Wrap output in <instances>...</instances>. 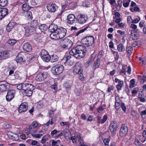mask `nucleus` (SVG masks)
I'll return each mask as SVG.
<instances>
[{
	"mask_svg": "<svg viewBox=\"0 0 146 146\" xmlns=\"http://www.w3.org/2000/svg\"><path fill=\"white\" fill-rule=\"evenodd\" d=\"M87 50L86 47L83 46L78 45L76 48H72L70 51V55L74 56L77 58H80L84 56Z\"/></svg>",
	"mask_w": 146,
	"mask_h": 146,
	"instance_id": "f257e3e1",
	"label": "nucleus"
},
{
	"mask_svg": "<svg viewBox=\"0 0 146 146\" xmlns=\"http://www.w3.org/2000/svg\"><path fill=\"white\" fill-rule=\"evenodd\" d=\"M17 89L23 90V92L27 96H31L33 93V91L35 89V87L32 84L29 83H23L18 84Z\"/></svg>",
	"mask_w": 146,
	"mask_h": 146,
	"instance_id": "f03ea898",
	"label": "nucleus"
},
{
	"mask_svg": "<svg viewBox=\"0 0 146 146\" xmlns=\"http://www.w3.org/2000/svg\"><path fill=\"white\" fill-rule=\"evenodd\" d=\"M94 38L92 36H87L82 38V42L83 44L87 47L91 46L94 43Z\"/></svg>",
	"mask_w": 146,
	"mask_h": 146,
	"instance_id": "7ed1b4c3",
	"label": "nucleus"
},
{
	"mask_svg": "<svg viewBox=\"0 0 146 146\" xmlns=\"http://www.w3.org/2000/svg\"><path fill=\"white\" fill-rule=\"evenodd\" d=\"M37 130L29 125L25 130V133L27 135H28L30 134L34 138H39L41 134H36V132Z\"/></svg>",
	"mask_w": 146,
	"mask_h": 146,
	"instance_id": "20e7f679",
	"label": "nucleus"
},
{
	"mask_svg": "<svg viewBox=\"0 0 146 146\" xmlns=\"http://www.w3.org/2000/svg\"><path fill=\"white\" fill-rule=\"evenodd\" d=\"M63 70V66L61 64H58L53 66L51 69V71L53 74L58 75L62 73Z\"/></svg>",
	"mask_w": 146,
	"mask_h": 146,
	"instance_id": "39448f33",
	"label": "nucleus"
},
{
	"mask_svg": "<svg viewBox=\"0 0 146 146\" xmlns=\"http://www.w3.org/2000/svg\"><path fill=\"white\" fill-rule=\"evenodd\" d=\"M72 41L68 38H64L61 41V47L64 49H69L72 46Z\"/></svg>",
	"mask_w": 146,
	"mask_h": 146,
	"instance_id": "423d86ee",
	"label": "nucleus"
},
{
	"mask_svg": "<svg viewBox=\"0 0 146 146\" xmlns=\"http://www.w3.org/2000/svg\"><path fill=\"white\" fill-rule=\"evenodd\" d=\"M40 56L41 59L46 62L49 61L51 57L48 52L46 50H42L40 52Z\"/></svg>",
	"mask_w": 146,
	"mask_h": 146,
	"instance_id": "0eeeda50",
	"label": "nucleus"
},
{
	"mask_svg": "<svg viewBox=\"0 0 146 146\" xmlns=\"http://www.w3.org/2000/svg\"><path fill=\"white\" fill-rule=\"evenodd\" d=\"M88 20L87 17L82 13L78 14L76 18V21L78 23L82 25L86 23Z\"/></svg>",
	"mask_w": 146,
	"mask_h": 146,
	"instance_id": "6e6552de",
	"label": "nucleus"
},
{
	"mask_svg": "<svg viewBox=\"0 0 146 146\" xmlns=\"http://www.w3.org/2000/svg\"><path fill=\"white\" fill-rule=\"evenodd\" d=\"M28 55H26L25 52H22L19 53L17 56L16 61L17 63H22L25 61L26 60H27V59H26V57H28Z\"/></svg>",
	"mask_w": 146,
	"mask_h": 146,
	"instance_id": "1a4fd4ad",
	"label": "nucleus"
},
{
	"mask_svg": "<svg viewBox=\"0 0 146 146\" xmlns=\"http://www.w3.org/2000/svg\"><path fill=\"white\" fill-rule=\"evenodd\" d=\"M82 64L81 62H78L73 67V72L74 74H76L82 72Z\"/></svg>",
	"mask_w": 146,
	"mask_h": 146,
	"instance_id": "9d476101",
	"label": "nucleus"
},
{
	"mask_svg": "<svg viewBox=\"0 0 146 146\" xmlns=\"http://www.w3.org/2000/svg\"><path fill=\"white\" fill-rule=\"evenodd\" d=\"M47 77V74L46 72H39L38 73L35 79L39 82L43 81Z\"/></svg>",
	"mask_w": 146,
	"mask_h": 146,
	"instance_id": "9b49d317",
	"label": "nucleus"
},
{
	"mask_svg": "<svg viewBox=\"0 0 146 146\" xmlns=\"http://www.w3.org/2000/svg\"><path fill=\"white\" fill-rule=\"evenodd\" d=\"M16 93L15 90H8L6 96V100L7 101H10L14 97Z\"/></svg>",
	"mask_w": 146,
	"mask_h": 146,
	"instance_id": "f8f14e48",
	"label": "nucleus"
},
{
	"mask_svg": "<svg viewBox=\"0 0 146 146\" xmlns=\"http://www.w3.org/2000/svg\"><path fill=\"white\" fill-rule=\"evenodd\" d=\"M128 132V128L127 125L123 124L122 125L120 128L119 131V135L121 137L125 136Z\"/></svg>",
	"mask_w": 146,
	"mask_h": 146,
	"instance_id": "ddd939ff",
	"label": "nucleus"
},
{
	"mask_svg": "<svg viewBox=\"0 0 146 146\" xmlns=\"http://www.w3.org/2000/svg\"><path fill=\"white\" fill-rule=\"evenodd\" d=\"M48 10L51 12H54L58 9V6L55 4L50 3L46 6Z\"/></svg>",
	"mask_w": 146,
	"mask_h": 146,
	"instance_id": "4468645a",
	"label": "nucleus"
},
{
	"mask_svg": "<svg viewBox=\"0 0 146 146\" xmlns=\"http://www.w3.org/2000/svg\"><path fill=\"white\" fill-rule=\"evenodd\" d=\"M66 29L62 27L58 28L57 32L60 38H63L66 35Z\"/></svg>",
	"mask_w": 146,
	"mask_h": 146,
	"instance_id": "2eb2a0df",
	"label": "nucleus"
},
{
	"mask_svg": "<svg viewBox=\"0 0 146 146\" xmlns=\"http://www.w3.org/2000/svg\"><path fill=\"white\" fill-rule=\"evenodd\" d=\"M115 82L116 83H118L117 84L116 86L117 90L118 91L121 90L122 87L123 86V81L115 78Z\"/></svg>",
	"mask_w": 146,
	"mask_h": 146,
	"instance_id": "dca6fc26",
	"label": "nucleus"
},
{
	"mask_svg": "<svg viewBox=\"0 0 146 146\" xmlns=\"http://www.w3.org/2000/svg\"><path fill=\"white\" fill-rule=\"evenodd\" d=\"M28 108L27 104L25 102L22 103L20 106L19 108V113H21L26 111Z\"/></svg>",
	"mask_w": 146,
	"mask_h": 146,
	"instance_id": "f3484780",
	"label": "nucleus"
},
{
	"mask_svg": "<svg viewBox=\"0 0 146 146\" xmlns=\"http://www.w3.org/2000/svg\"><path fill=\"white\" fill-rule=\"evenodd\" d=\"M8 10L6 8L0 7V19L3 18L8 14Z\"/></svg>",
	"mask_w": 146,
	"mask_h": 146,
	"instance_id": "a211bd4d",
	"label": "nucleus"
},
{
	"mask_svg": "<svg viewBox=\"0 0 146 146\" xmlns=\"http://www.w3.org/2000/svg\"><path fill=\"white\" fill-rule=\"evenodd\" d=\"M75 16L73 14L69 15L67 17V22L70 24L72 25L75 23Z\"/></svg>",
	"mask_w": 146,
	"mask_h": 146,
	"instance_id": "6ab92c4d",
	"label": "nucleus"
},
{
	"mask_svg": "<svg viewBox=\"0 0 146 146\" xmlns=\"http://www.w3.org/2000/svg\"><path fill=\"white\" fill-rule=\"evenodd\" d=\"M117 122L115 121H111L110 125L109 128L111 132H114L117 128Z\"/></svg>",
	"mask_w": 146,
	"mask_h": 146,
	"instance_id": "aec40b11",
	"label": "nucleus"
},
{
	"mask_svg": "<svg viewBox=\"0 0 146 146\" xmlns=\"http://www.w3.org/2000/svg\"><path fill=\"white\" fill-rule=\"evenodd\" d=\"M9 87V84L6 82H3L0 84V92H3L6 91Z\"/></svg>",
	"mask_w": 146,
	"mask_h": 146,
	"instance_id": "412c9836",
	"label": "nucleus"
},
{
	"mask_svg": "<svg viewBox=\"0 0 146 146\" xmlns=\"http://www.w3.org/2000/svg\"><path fill=\"white\" fill-rule=\"evenodd\" d=\"M9 56V53L7 51H3L0 52V60L7 59Z\"/></svg>",
	"mask_w": 146,
	"mask_h": 146,
	"instance_id": "4be33fe9",
	"label": "nucleus"
},
{
	"mask_svg": "<svg viewBox=\"0 0 146 146\" xmlns=\"http://www.w3.org/2000/svg\"><path fill=\"white\" fill-rule=\"evenodd\" d=\"M58 29L57 25L52 24H51L48 27L49 30L51 33L57 32Z\"/></svg>",
	"mask_w": 146,
	"mask_h": 146,
	"instance_id": "5701e85b",
	"label": "nucleus"
},
{
	"mask_svg": "<svg viewBox=\"0 0 146 146\" xmlns=\"http://www.w3.org/2000/svg\"><path fill=\"white\" fill-rule=\"evenodd\" d=\"M23 48L24 51L28 52H30L32 49V47L31 45L27 43H26L24 44Z\"/></svg>",
	"mask_w": 146,
	"mask_h": 146,
	"instance_id": "b1692460",
	"label": "nucleus"
},
{
	"mask_svg": "<svg viewBox=\"0 0 146 146\" xmlns=\"http://www.w3.org/2000/svg\"><path fill=\"white\" fill-rule=\"evenodd\" d=\"M16 25V23L13 22H10L7 26L6 29L8 32H10L11 30L14 28Z\"/></svg>",
	"mask_w": 146,
	"mask_h": 146,
	"instance_id": "393cba45",
	"label": "nucleus"
},
{
	"mask_svg": "<svg viewBox=\"0 0 146 146\" xmlns=\"http://www.w3.org/2000/svg\"><path fill=\"white\" fill-rule=\"evenodd\" d=\"M141 138H143V137L141 135L138 136L135 138V143L137 146H140L142 145V142L141 141Z\"/></svg>",
	"mask_w": 146,
	"mask_h": 146,
	"instance_id": "a878e982",
	"label": "nucleus"
},
{
	"mask_svg": "<svg viewBox=\"0 0 146 146\" xmlns=\"http://www.w3.org/2000/svg\"><path fill=\"white\" fill-rule=\"evenodd\" d=\"M22 8L23 11V13H25V12L29 11L31 7L29 6L26 3L22 5Z\"/></svg>",
	"mask_w": 146,
	"mask_h": 146,
	"instance_id": "bb28decb",
	"label": "nucleus"
},
{
	"mask_svg": "<svg viewBox=\"0 0 146 146\" xmlns=\"http://www.w3.org/2000/svg\"><path fill=\"white\" fill-rule=\"evenodd\" d=\"M23 15H25V18L27 19L31 20L33 18L31 12L30 11H28L27 12H25V13H23Z\"/></svg>",
	"mask_w": 146,
	"mask_h": 146,
	"instance_id": "cd10ccee",
	"label": "nucleus"
},
{
	"mask_svg": "<svg viewBox=\"0 0 146 146\" xmlns=\"http://www.w3.org/2000/svg\"><path fill=\"white\" fill-rule=\"evenodd\" d=\"M50 36L51 38L54 40L60 39L57 32L51 33Z\"/></svg>",
	"mask_w": 146,
	"mask_h": 146,
	"instance_id": "c85d7f7f",
	"label": "nucleus"
},
{
	"mask_svg": "<svg viewBox=\"0 0 146 146\" xmlns=\"http://www.w3.org/2000/svg\"><path fill=\"white\" fill-rule=\"evenodd\" d=\"M33 128H34L37 130L39 128L40 126L39 125L38 123L36 121H33L32 124L30 125Z\"/></svg>",
	"mask_w": 146,
	"mask_h": 146,
	"instance_id": "c756f323",
	"label": "nucleus"
},
{
	"mask_svg": "<svg viewBox=\"0 0 146 146\" xmlns=\"http://www.w3.org/2000/svg\"><path fill=\"white\" fill-rule=\"evenodd\" d=\"M117 49L118 51L121 52L125 50V48L122 44H119L117 46Z\"/></svg>",
	"mask_w": 146,
	"mask_h": 146,
	"instance_id": "7c9ffc66",
	"label": "nucleus"
},
{
	"mask_svg": "<svg viewBox=\"0 0 146 146\" xmlns=\"http://www.w3.org/2000/svg\"><path fill=\"white\" fill-rule=\"evenodd\" d=\"M39 29L41 31L43 32L47 29L48 27L45 24H42L39 26Z\"/></svg>",
	"mask_w": 146,
	"mask_h": 146,
	"instance_id": "2f4dec72",
	"label": "nucleus"
},
{
	"mask_svg": "<svg viewBox=\"0 0 146 146\" xmlns=\"http://www.w3.org/2000/svg\"><path fill=\"white\" fill-rule=\"evenodd\" d=\"M30 24L31 27L35 28L38 26L39 23L37 20H33L31 22Z\"/></svg>",
	"mask_w": 146,
	"mask_h": 146,
	"instance_id": "473e14b6",
	"label": "nucleus"
},
{
	"mask_svg": "<svg viewBox=\"0 0 146 146\" xmlns=\"http://www.w3.org/2000/svg\"><path fill=\"white\" fill-rule=\"evenodd\" d=\"M8 4L7 0H0V6L4 7L7 6Z\"/></svg>",
	"mask_w": 146,
	"mask_h": 146,
	"instance_id": "72a5a7b5",
	"label": "nucleus"
},
{
	"mask_svg": "<svg viewBox=\"0 0 146 146\" xmlns=\"http://www.w3.org/2000/svg\"><path fill=\"white\" fill-rule=\"evenodd\" d=\"M51 58V62H54L57 61L58 59V57L56 55L53 54L52 55Z\"/></svg>",
	"mask_w": 146,
	"mask_h": 146,
	"instance_id": "f704fd0d",
	"label": "nucleus"
},
{
	"mask_svg": "<svg viewBox=\"0 0 146 146\" xmlns=\"http://www.w3.org/2000/svg\"><path fill=\"white\" fill-rule=\"evenodd\" d=\"M131 38L133 40H136L138 38V35L131 32Z\"/></svg>",
	"mask_w": 146,
	"mask_h": 146,
	"instance_id": "c9c22d12",
	"label": "nucleus"
},
{
	"mask_svg": "<svg viewBox=\"0 0 146 146\" xmlns=\"http://www.w3.org/2000/svg\"><path fill=\"white\" fill-rule=\"evenodd\" d=\"M141 18L139 17H135L133 18L132 23L136 24L138 23L140 20Z\"/></svg>",
	"mask_w": 146,
	"mask_h": 146,
	"instance_id": "e433bc0d",
	"label": "nucleus"
},
{
	"mask_svg": "<svg viewBox=\"0 0 146 146\" xmlns=\"http://www.w3.org/2000/svg\"><path fill=\"white\" fill-rule=\"evenodd\" d=\"M100 65V60L96 59V62H95L93 65V67L94 69L95 70L98 68Z\"/></svg>",
	"mask_w": 146,
	"mask_h": 146,
	"instance_id": "4c0bfd02",
	"label": "nucleus"
},
{
	"mask_svg": "<svg viewBox=\"0 0 146 146\" xmlns=\"http://www.w3.org/2000/svg\"><path fill=\"white\" fill-rule=\"evenodd\" d=\"M71 138L73 143H74L76 142L77 140L79 141H80L81 137L80 136L78 135L77 136V138L75 136H72Z\"/></svg>",
	"mask_w": 146,
	"mask_h": 146,
	"instance_id": "58836bf2",
	"label": "nucleus"
},
{
	"mask_svg": "<svg viewBox=\"0 0 146 146\" xmlns=\"http://www.w3.org/2000/svg\"><path fill=\"white\" fill-rule=\"evenodd\" d=\"M133 47L131 46H127L126 47V50L128 54H131L133 50Z\"/></svg>",
	"mask_w": 146,
	"mask_h": 146,
	"instance_id": "ea45409f",
	"label": "nucleus"
},
{
	"mask_svg": "<svg viewBox=\"0 0 146 146\" xmlns=\"http://www.w3.org/2000/svg\"><path fill=\"white\" fill-rule=\"evenodd\" d=\"M9 137L13 140H17L19 139V136L16 134L10 135Z\"/></svg>",
	"mask_w": 146,
	"mask_h": 146,
	"instance_id": "a19ab883",
	"label": "nucleus"
},
{
	"mask_svg": "<svg viewBox=\"0 0 146 146\" xmlns=\"http://www.w3.org/2000/svg\"><path fill=\"white\" fill-rule=\"evenodd\" d=\"M130 0H124L123 1V5L125 7H127L130 2Z\"/></svg>",
	"mask_w": 146,
	"mask_h": 146,
	"instance_id": "79ce46f5",
	"label": "nucleus"
},
{
	"mask_svg": "<svg viewBox=\"0 0 146 146\" xmlns=\"http://www.w3.org/2000/svg\"><path fill=\"white\" fill-rule=\"evenodd\" d=\"M17 41L16 40L12 39H10L7 41V42L11 45L14 44Z\"/></svg>",
	"mask_w": 146,
	"mask_h": 146,
	"instance_id": "37998d69",
	"label": "nucleus"
},
{
	"mask_svg": "<svg viewBox=\"0 0 146 146\" xmlns=\"http://www.w3.org/2000/svg\"><path fill=\"white\" fill-rule=\"evenodd\" d=\"M130 87L133 88L135 86V81L134 79H131L130 82Z\"/></svg>",
	"mask_w": 146,
	"mask_h": 146,
	"instance_id": "c03bdc74",
	"label": "nucleus"
},
{
	"mask_svg": "<svg viewBox=\"0 0 146 146\" xmlns=\"http://www.w3.org/2000/svg\"><path fill=\"white\" fill-rule=\"evenodd\" d=\"M119 74L120 75L123 76L125 75L126 70L123 68H122L121 70L119 72Z\"/></svg>",
	"mask_w": 146,
	"mask_h": 146,
	"instance_id": "a18cd8bd",
	"label": "nucleus"
},
{
	"mask_svg": "<svg viewBox=\"0 0 146 146\" xmlns=\"http://www.w3.org/2000/svg\"><path fill=\"white\" fill-rule=\"evenodd\" d=\"M104 54V52L103 50H102L99 53L97 56V59L100 60V58L102 57V56Z\"/></svg>",
	"mask_w": 146,
	"mask_h": 146,
	"instance_id": "49530a36",
	"label": "nucleus"
},
{
	"mask_svg": "<svg viewBox=\"0 0 146 146\" xmlns=\"http://www.w3.org/2000/svg\"><path fill=\"white\" fill-rule=\"evenodd\" d=\"M110 140L109 139H105L103 141L104 145L106 146H109Z\"/></svg>",
	"mask_w": 146,
	"mask_h": 146,
	"instance_id": "de8ad7c7",
	"label": "nucleus"
},
{
	"mask_svg": "<svg viewBox=\"0 0 146 146\" xmlns=\"http://www.w3.org/2000/svg\"><path fill=\"white\" fill-rule=\"evenodd\" d=\"M6 112V109L2 106L0 105V112L2 114L5 113Z\"/></svg>",
	"mask_w": 146,
	"mask_h": 146,
	"instance_id": "09e8293b",
	"label": "nucleus"
},
{
	"mask_svg": "<svg viewBox=\"0 0 146 146\" xmlns=\"http://www.w3.org/2000/svg\"><path fill=\"white\" fill-rule=\"evenodd\" d=\"M89 27L88 26H87V27H86L84 28V29L80 30L77 33V35H79V34H80V33L84 32Z\"/></svg>",
	"mask_w": 146,
	"mask_h": 146,
	"instance_id": "8fccbe9b",
	"label": "nucleus"
},
{
	"mask_svg": "<svg viewBox=\"0 0 146 146\" xmlns=\"http://www.w3.org/2000/svg\"><path fill=\"white\" fill-rule=\"evenodd\" d=\"M82 72H80V74H78L79 75V78L81 81H83L84 78V76L82 73Z\"/></svg>",
	"mask_w": 146,
	"mask_h": 146,
	"instance_id": "3c124183",
	"label": "nucleus"
},
{
	"mask_svg": "<svg viewBox=\"0 0 146 146\" xmlns=\"http://www.w3.org/2000/svg\"><path fill=\"white\" fill-rule=\"evenodd\" d=\"M120 106L121 107V108L122 109V110H123L124 111V112H125L126 111V107L125 106V105L124 103L123 102H121V103L120 104Z\"/></svg>",
	"mask_w": 146,
	"mask_h": 146,
	"instance_id": "603ef678",
	"label": "nucleus"
},
{
	"mask_svg": "<svg viewBox=\"0 0 146 146\" xmlns=\"http://www.w3.org/2000/svg\"><path fill=\"white\" fill-rule=\"evenodd\" d=\"M138 98L139 101L141 102L144 103L146 101L145 99L142 97H139Z\"/></svg>",
	"mask_w": 146,
	"mask_h": 146,
	"instance_id": "864d4df0",
	"label": "nucleus"
},
{
	"mask_svg": "<svg viewBox=\"0 0 146 146\" xmlns=\"http://www.w3.org/2000/svg\"><path fill=\"white\" fill-rule=\"evenodd\" d=\"M108 117L106 115H104L103 118L101 119V123H104L107 120Z\"/></svg>",
	"mask_w": 146,
	"mask_h": 146,
	"instance_id": "5fc2aeb1",
	"label": "nucleus"
},
{
	"mask_svg": "<svg viewBox=\"0 0 146 146\" xmlns=\"http://www.w3.org/2000/svg\"><path fill=\"white\" fill-rule=\"evenodd\" d=\"M118 34H120V35L123 37H124L125 36V32L121 30H118L117 31Z\"/></svg>",
	"mask_w": 146,
	"mask_h": 146,
	"instance_id": "6e6d98bb",
	"label": "nucleus"
},
{
	"mask_svg": "<svg viewBox=\"0 0 146 146\" xmlns=\"http://www.w3.org/2000/svg\"><path fill=\"white\" fill-rule=\"evenodd\" d=\"M134 24L135 23H132V24H131L130 25V27L131 28L133 29L136 30L137 28V26Z\"/></svg>",
	"mask_w": 146,
	"mask_h": 146,
	"instance_id": "4d7b16f0",
	"label": "nucleus"
},
{
	"mask_svg": "<svg viewBox=\"0 0 146 146\" xmlns=\"http://www.w3.org/2000/svg\"><path fill=\"white\" fill-rule=\"evenodd\" d=\"M68 130L67 129H65L62 131L63 135L65 137L68 134Z\"/></svg>",
	"mask_w": 146,
	"mask_h": 146,
	"instance_id": "13d9d810",
	"label": "nucleus"
},
{
	"mask_svg": "<svg viewBox=\"0 0 146 146\" xmlns=\"http://www.w3.org/2000/svg\"><path fill=\"white\" fill-rule=\"evenodd\" d=\"M139 27L140 28H142L145 26V22L143 21H141L139 23Z\"/></svg>",
	"mask_w": 146,
	"mask_h": 146,
	"instance_id": "bf43d9fd",
	"label": "nucleus"
},
{
	"mask_svg": "<svg viewBox=\"0 0 146 146\" xmlns=\"http://www.w3.org/2000/svg\"><path fill=\"white\" fill-rule=\"evenodd\" d=\"M60 125L63 126L65 125L69 126L70 125V123L68 121L66 122H62L60 123Z\"/></svg>",
	"mask_w": 146,
	"mask_h": 146,
	"instance_id": "052dcab7",
	"label": "nucleus"
},
{
	"mask_svg": "<svg viewBox=\"0 0 146 146\" xmlns=\"http://www.w3.org/2000/svg\"><path fill=\"white\" fill-rule=\"evenodd\" d=\"M145 81L146 82V75L143 76L140 82L141 84H143Z\"/></svg>",
	"mask_w": 146,
	"mask_h": 146,
	"instance_id": "680f3d73",
	"label": "nucleus"
},
{
	"mask_svg": "<svg viewBox=\"0 0 146 146\" xmlns=\"http://www.w3.org/2000/svg\"><path fill=\"white\" fill-rule=\"evenodd\" d=\"M133 19H132L131 16H128L127 19V21L129 23H132Z\"/></svg>",
	"mask_w": 146,
	"mask_h": 146,
	"instance_id": "e2e57ef3",
	"label": "nucleus"
},
{
	"mask_svg": "<svg viewBox=\"0 0 146 146\" xmlns=\"http://www.w3.org/2000/svg\"><path fill=\"white\" fill-rule=\"evenodd\" d=\"M120 105V102H115V105L116 110H118L119 109Z\"/></svg>",
	"mask_w": 146,
	"mask_h": 146,
	"instance_id": "0e129e2a",
	"label": "nucleus"
},
{
	"mask_svg": "<svg viewBox=\"0 0 146 146\" xmlns=\"http://www.w3.org/2000/svg\"><path fill=\"white\" fill-rule=\"evenodd\" d=\"M59 132V131H57L56 129H54L51 131V135L52 136H53L56 134L57 132Z\"/></svg>",
	"mask_w": 146,
	"mask_h": 146,
	"instance_id": "69168bd1",
	"label": "nucleus"
},
{
	"mask_svg": "<svg viewBox=\"0 0 146 146\" xmlns=\"http://www.w3.org/2000/svg\"><path fill=\"white\" fill-rule=\"evenodd\" d=\"M54 110H50L49 111V116L50 117H52L54 116Z\"/></svg>",
	"mask_w": 146,
	"mask_h": 146,
	"instance_id": "338daca9",
	"label": "nucleus"
},
{
	"mask_svg": "<svg viewBox=\"0 0 146 146\" xmlns=\"http://www.w3.org/2000/svg\"><path fill=\"white\" fill-rule=\"evenodd\" d=\"M52 145L54 146L56 145L58 142L60 141L59 140H57L55 141L53 139L52 140Z\"/></svg>",
	"mask_w": 146,
	"mask_h": 146,
	"instance_id": "774afa93",
	"label": "nucleus"
}]
</instances>
